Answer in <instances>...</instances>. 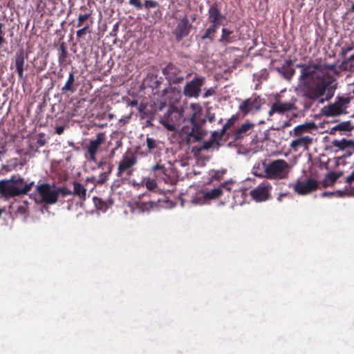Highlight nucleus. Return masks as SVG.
<instances>
[{
	"label": "nucleus",
	"mask_w": 354,
	"mask_h": 354,
	"mask_svg": "<svg viewBox=\"0 0 354 354\" xmlns=\"http://www.w3.org/2000/svg\"><path fill=\"white\" fill-rule=\"evenodd\" d=\"M301 68L299 80L302 96L311 101L306 109H310L313 102L324 104L329 102L335 95L337 88L336 79L325 70L336 71V64H297Z\"/></svg>",
	"instance_id": "nucleus-1"
},
{
	"label": "nucleus",
	"mask_w": 354,
	"mask_h": 354,
	"mask_svg": "<svg viewBox=\"0 0 354 354\" xmlns=\"http://www.w3.org/2000/svg\"><path fill=\"white\" fill-rule=\"evenodd\" d=\"M191 109L192 113L189 115L187 124L183 127V131L187 135V143L199 141V120L198 114L199 113V105L198 104H192Z\"/></svg>",
	"instance_id": "nucleus-2"
},
{
	"label": "nucleus",
	"mask_w": 354,
	"mask_h": 354,
	"mask_svg": "<svg viewBox=\"0 0 354 354\" xmlns=\"http://www.w3.org/2000/svg\"><path fill=\"white\" fill-rule=\"evenodd\" d=\"M290 166L283 159H278L268 164L264 169L265 176L268 179L282 180L288 178Z\"/></svg>",
	"instance_id": "nucleus-3"
},
{
	"label": "nucleus",
	"mask_w": 354,
	"mask_h": 354,
	"mask_svg": "<svg viewBox=\"0 0 354 354\" xmlns=\"http://www.w3.org/2000/svg\"><path fill=\"white\" fill-rule=\"evenodd\" d=\"M351 97L337 96L334 102L329 103L321 109L322 115L329 117H337L347 113V108L351 102Z\"/></svg>",
	"instance_id": "nucleus-4"
},
{
	"label": "nucleus",
	"mask_w": 354,
	"mask_h": 354,
	"mask_svg": "<svg viewBox=\"0 0 354 354\" xmlns=\"http://www.w3.org/2000/svg\"><path fill=\"white\" fill-rule=\"evenodd\" d=\"M137 156L131 151L126 152L119 162L117 177L122 178L124 176L130 177L134 171V166L137 164Z\"/></svg>",
	"instance_id": "nucleus-5"
},
{
	"label": "nucleus",
	"mask_w": 354,
	"mask_h": 354,
	"mask_svg": "<svg viewBox=\"0 0 354 354\" xmlns=\"http://www.w3.org/2000/svg\"><path fill=\"white\" fill-rule=\"evenodd\" d=\"M28 55L23 47L18 49L12 59L11 68H15L18 75L19 80L25 82L24 71L28 67Z\"/></svg>",
	"instance_id": "nucleus-6"
},
{
	"label": "nucleus",
	"mask_w": 354,
	"mask_h": 354,
	"mask_svg": "<svg viewBox=\"0 0 354 354\" xmlns=\"http://www.w3.org/2000/svg\"><path fill=\"white\" fill-rule=\"evenodd\" d=\"M272 185L267 180H263L250 192L251 198L257 203L267 201L272 198Z\"/></svg>",
	"instance_id": "nucleus-7"
},
{
	"label": "nucleus",
	"mask_w": 354,
	"mask_h": 354,
	"mask_svg": "<svg viewBox=\"0 0 354 354\" xmlns=\"http://www.w3.org/2000/svg\"><path fill=\"white\" fill-rule=\"evenodd\" d=\"M37 191L44 203L50 205L57 203L58 193L54 186L48 183H42L37 187Z\"/></svg>",
	"instance_id": "nucleus-8"
},
{
	"label": "nucleus",
	"mask_w": 354,
	"mask_h": 354,
	"mask_svg": "<svg viewBox=\"0 0 354 354\" xmlns=\"http://www.w3.org/2000/svg\"><path fill=\"white\" fill-rule=\"evenodd\" d=\"M196 19V15L187 14L184 17L179 20L176 28L174 30V34L177 40L180 41L181 39L188 35L192 28L189 19L195 21Z\"/></svg>",
	"instance_id": "nucleus-9"
},
{
	"label": "nucleus",
	"mask_w": 354,
	"mask_h": 354,
	"mask_svg": "<svg viewBox=\"0 0 354 354\" xmlns=\"http://www.w3.org/2000/svg\"><path fill=\"white\" fill-rule=\"evenodd\" d=\"M296 98L292 99L290 102H282L279 100L273 102L268 111L269 117H272L274 114L283 115L286 113L297 111V107L295 105Z\"/></svg>",
	"instance_id": "nucleus-10"
},
{
	"label": "nucleus",
	"mask_w": 354,
	"mask_h": 354,
	"mask_svg": "<svg viewBox=\"0 0 354 354\" xmlns=\"http://www.w3.org/2000/svg\"><path fill=\"white\" fill-rule=\"evenodd\" d=\"M162 73L170 83L178 84L184 79V73L172 63H169L162 69Z\"/></svg>",
	"instance_id": "nucleus-11"
},
{
	"label": "nucleus",
	"mask_w": 354,
	"mask_h": 354,
	"mask_svg": "<svg viewBox=\"0 0 354 354\" xmlns=\"http://www.w3.org/2000/svg\"><path fill=\"white\" fill-rule=\"evenodd\" d=\"M292 187L296 193L305 195L316 190L318 187V183L315 179L309 178L306 183L297 180Z\"/></svg>",
	"instance_id": "nucleus-12"
},
{
	"label": "nucleus",
	"mask_w": 354,
	"mask_h": 354,
	"mask_svg": "<svg viewBox=\"0 0 354 354\" xmlns=\"http://www.w3.org/2000/svg\"><path fill=\"white\" fill-rule=\"evenodd\" d=\"M261 102L259 96H254L244 100L239 106V110L245 117L252 110H259L261 109Z\"/></svg>",
	"instance_id": "nucleus-13"
},
{
	"label": "nucleus",
	"mask_w": 354,
	"mask_h": 354,
	"mask_svg": "<svg viewBox=\"0 0 354 354\" xmlns=\"http://www.w3.org/2000/svg\"><path fill=\"white\" fill-rule=\"evenodd\" d=\"M106 140V133L104 132L97 133L96 138L91 140L89 142V145L86 147V151L89 155L88 160L91 161H95L96 155L101 145Z\"/></svg>",
	"instance_id": "nucleus-14"
},
{
	"label": "nucleus",
	"mask_w": 354,
	"mask_h": 354,
	"mask_svg": "<svg viewBox=\"0 0 354 354\" xmlns=\"http://www.w3.org/2000/svg\"><path fill=\"white\" fill-rule=\"evenodd\" d=\"M254 126L255 124L254 123L249 120H246L236 130L232 132H228L227 137L232 138L235 141L240 140L245 136L249 135Z\"/></svg>",
	"instance_id": "nucleus-15"
},
{
	"label": "nucleus",
	"mask_w": 354,
	"mask_h": 354,
	"mask_svg": "<svg viewBox=\"0 0 354 354\" xmlns=\"http://www.w3.org/2000/svg\"><path fill=\"white\" fill-rule=\"evenodd\" d=\"M199 186L191 185L186 190L185 193L181 194L180 201L181 205H184L185 203H191L197 205L199 203Z\"/></svg>",
	"instance_id": "nucleus-16"
},
{
	"label": "nucleus",
	"mask_w": 354,
	"mask_h": 354,
	"mask_svg": "<svg viewBox=\"0 0 354 354\" xmlns=\"http://www.w3.org/2000/svg\"><path fill=\"white\" fill-rule=\"evenodd\" d=\"M183 117L184 115L183 110L172 109L171 111H168L169 122H171V124L169 122H162V124L168 130L173 131L176 129V126H178L182 122L186 121Z\"/></svg>",
	"instance_id": "nucleus-17"
},
{
	"label": "nucleus",
	"mask_w": 354,
	"mask_h": 354,
	"mask_svg": "<svg viewBox=\"0 0 354 354\" xmlns=\"http://www.w3.org/2000/svg\"><path fill=\"white\" fill-rule=\"evenodd\" d=\"M80 10L84 12H80L78 15L76 26L78 28L87 27L91 28L93 24V20L92 18V10L88 8L85 6H81Z\"/></svg>",
	"instance_id": "nucleus-18"
},
{
	"label": "nucleus",
	"mask_w": 354,
	"mask_h": 354,
	"mask_svg": "<svg viewBox=\"0 0 354 354\" xmlns=\"http://www.w3.org/2000/svg\"><path fill=\"white\" fill-rule=\"evenodd\" d=\"M0 195L2 197L10 198L21 195V192L15 187L9 180L0 181Z\"/></svg>",
	"instance_id": "nucleus-19"
},
{
	"label": "nucleus",
	"mask_w": 354,
	"mask_h": 354,
	"mask_svg": "<svg viewBox=\"0 0 354 354\" xmlns=\"http://www.w3.org/2000/svg\"><path fill=\"white\" fill-rule=\"evenodd\" d=\"M297 138L293 139L290 144V148L294 151H297L301 147L308 149L309 146L313 143V138L309 136H296Z\"/></svg>",
	"instance_id": "nucleus-20"
},
{
	"label": "nucleus",
	"mask_w": 354,
	"mask_h": 354,
	"mask_svg": "<svg viewBox=\"0 0 354 354\" xmlns=\"http://www.w3.org/2000/svg\"><path fill=\"white\" fill-rule=\"evenodd\" d=\"M9 182L12 183L15 187L21 192V195L26 194L34 185V182L27 183L24 178L16 176H12Z\"/></svg>",
	"instance_id": "nucleus-21"
},
{
	"label": "nucleus",
	"mask_w": 354,
	"mask_h": 354,
	"mask_svg": "<svg viewBox=\"0 0 354 354\" xmlns=\"http://www.w3.org/2000/svg\"><path fill=\"white\" fill-rule=\"evenodd\" d=\"M184 94L188 97H197L199 95V78L195 77L187 83L184 88Z\"/></svg>",
	"instance_id": "nucleus-22"
},
{
	"label": "nucleus",
	"mask_w": 354,
	"mask_h": 354,
	"mask_svg": "<svg viewBox=\"0 0 354 354\" xmlns=\"http://www.w3.org/2000/svg\"><path fill=\"white\" fill-rule=\"evenodd\" d=\"M223 194V190L221 187L214 188L206 192L201 197V205L208 204L209 201L219 198Z\"/></svg>",
	"instance_id": "nucleus-23"
},
{
	"label": "nucleus",
	"mask_w": 354,
	"mask_h": 354,
	"mask_svg": "<svg viewBox=\"0 0 354 354\" xmlns=\"http://www.w3.org/2000/svg\"><path fill=\"white\" fill-rule=\"evenodd\" d=\"M209 20L212 24L221 25L224 16L221 15L217 4L214 3L209 9Z\"/></svg>",
	"instance_id": "nucleus-24"
},
{
	"label": "nucleus",
	"mask_w": 354,
	"mask_h": 354,
	"mask_svg": "<svg viewBox=\"0 0 354 354\" xmlns=\"http://www.w3.org/2000/svg\"><path fill=\"white\" fill-rule=\"evenodd\" d=\"M293 61L292 59L286 60L285 64L278 69L280 74L288 80H290L295 73V69L292 67Z\"/></svg>",
	"instance_id": "nucleus-25"
},
{
	"label": "nucleus",
	"mask_w": 354,
	"mask_h": 354,
	"mask_svg": "<svg viewBox=\"0 0 354 354\" xmlns=\"http://www.w3.org/2000/svg\"><path fill=\"white\" fill-rule=\"evenodd\" d=\"M207 121L210 124H212L216 121L215 115L211 112L210 109H207L205 117L203 118H201V140L203 137L207 133V131L203 130Z\"/></svg>",
	"instance_id": "nucleus-26"
},
{
	"label": "nucleus",
	"mask_w": 354,
	"mask_h": 354,
	"mask_svg": "<svg viewBox=\"0 0 354 354\" xmlns=\"http://www.w3.org/2000/svg\"><path fill=\"white\" fill-rule=\"evenodd\" d=\"M77 86L78 84L75 82L74 73L71 71L69 73L68 80L62 88V91L63 93L70 92L73 93L76 91Z\"/></svg>",
	"instance_id": "nucleus-27"
},
{
	"label": "nucleus",
	"mask_w": 354,
	"mask_h": 354,
	"mask_svg": "<svg viewBox=\"0 0 354 354\" xmlns=\"http://www.w3.org/2000/svg\"><path fill=\"white\" fill-rule=\"evenodd\" d=\"M316 125L315 122H306L304 124H299L295 127L293 129V133L295 136H302L304 133L308 132L310 130L315 129Z\"/></svg>",
	"instance_id": "nucleus-28"
},
{
	"label": "nucleus",
	"mask_w": 354,
	"mask_h": 354,
	"mask_svg": "<svg viewBox=\"0 0 354 354\" xmlns=\"http://www.w3.org/2000/svg\"><path fill=\"white\" fill-rule=\"evenodd\" d=\"M68 53L67 51V47L64 42L60 44L59 47V55H58V63L60 66H66L69 62H67V58Z\"/></svg>",
	"instance_id": "nucleus-29"
},
{
	"label": "nucleus",
	"mask_w": 354,
	"mask_h": 354,
	"mask_svg": "<svg viewBox=\"0 0 354 354\" xmlns=\"http://www.w3.org/2000/svg\"><path fill=\"white\" fill-rule=\"evenodd\" d=\"M73 185V195L78 196L81 201H85L86 197V189L83 185L77 181H74Z\"/></svg>",
	"instance_id": "nucleus-30"
},
{
	"label": "nucleus",
	"mask_w": 354,
	"mask_h": 354,
	"mask_svg": "<svg viewBox=\"0 0 354 354\" xmlns=\"http://www.w3.org/2000/svg\"><path fill=\"white\" fill-rule=\"evenodd\" d=\"M149 86L153 89L158 88L162 84V78L159 77L157 73H150L147 75V79Z\"/></svg>",
	"instance_id": "nucleus-31"
},
{
	"label": "nucleus",
	"mask_w": 354,
	"mask_h": 354,
	"mask_svg": "<svg viewBox=\"0 0 354 354\" xmlns=\"http://www.w3.org/2000/svg\"><path fill=\"white\" fill-rule=\"evenodd\" d=\"M343 174V172L330 171L327 174L324 179V186L333 185Z\"/></svg>",
	"instance_id": "nucleus-32"
},
{
	"label": "nucleus",
	"mask_w": 354,
	"mask_h": 354,
	"mask_svg": "<svg viewBox=\"0 0 354 354\" xmlns=\"http://www.w3.org/2000/svg\"><path fill=\"white\" fill-rule=\"evenodd\" d=\"M225 171L219 170H211L208 173V178L205 180V176L203 177L204 183L210 184L214 180H220L223 178Z\"/></svg>",
	"instance_id": "nucleus-33"
},
{
	"label": "nucleus",
	"mask_w": 354,
	"mask_h": 354,
	"mask_svg": "<svg viewBox=\"0 0 354 354\" xmlns=\"http://www.w3.org/2000/svg\"><path fill=\"white\" fill-rule=\"evenodd\" d=\"M233 31L227 28H223L222 29L221 37L219 41L224 44H228L235 41V38L232 36Z\"/></svg>",
	"instance_id": "nucleus-34"
},
{
	"label": "nucleus",
	"mask_w": 354,
	"mask_h": 354,
	"mask_svg": "<svg viewBox=\"0 0 354 354\" xmlns=\"http://www.w3.org/2000/svg\"><path fill=\"white\" fill-rule=\"evenodd\" d=\"M156 205L155 201H138L135 202L136 207L138 208L140 212H144L148 211Z\"/></svg>",
	"instance_id": "nucleus-35"
},
{
	"label": "nucleus",
	"mask_w": 354,
	"mask_h": 354,
	"mask_svg": "<svg viewBox=\"0 0 354 354\" xmlns=\"http://www.w3.org/2000/svg\"><path fill=\"white\" fill-rule=\"evenodd\" d=\"M239 113H236L234 115H232L231 116V118H229L227 120V122H225V124L223 126V127L221 129V134H226L227 136L228 133L227 132V131L230 127H232V126L234 125V124L239 120Z\"/></svg>",
	"instance_id": "nucleus-36"
},
{
	"label": "nucleus",
	"mask_w": 354,
	"mask_h": 354,
	"mask_svg": "<svg viewBox=\"0 0 354 354\" xmlns=\"http://www.w3.org/2000/svg\"><path fill=\"white\" fill-rule=\"evenodd\" d=\"M162 180H164L165 183L169 185H175L178 181L176 173L171 169H168L166 176H164Z\"/></svg>",
	"instance_id": "nucleus-37"
},
{
	"label": "nucleus",
	"mask_w": 354,
	"mask_h": 354,
	"mask_svg": "<svg viewBox=\"0 0 354 354\" xmlns=\"http://www.w3.org/2000/svg\"><path fill=\"white\" fill-rule=\"evenodd\" d=\"M113 167V165L112 163L108 164L107 169L99 175V178L97 180V184L102 185L108 180L109 175L112 172Z\"/></svg>",
	"instance_id": "nucleus-38"
},
{
	"label": "nucleus",
	"mask_w": 354,
	"mask_h": 354,
	"mask_svg": "<svg viewBox=\"0 0 354 354\" xmlns=\"http://www.w3.org/2000/svg\"><path fill=\"white\" fill-rule=\"evenodd\" d=\"M152 169L154 171L156 176L161 180L163 178L164 176H166L167 171H168V169L163 165L158 164L153 166Z\"/></svg>",
	"instance_id": "nucleus-39"
},
{
	"label": "nucleus",
	"mask_w": 354,
	"mask_h": 354,
	"mask_svg": "<svg viewBox=\"0 0 354 354\" xmlns=\"http://www.w3.org/2000/svg\"><path fill=\"white\" fill-rule=\"evenodd\" d=\"M218 26L219 25L212 24V25L206 30L205 34L201 37V39H210V40L212 41L213 38L212 35L216 32Z\"/></svg>",
	"instance_id": "nucleus-40"
},
{
	"label": "nucleus",
	"mask_w": 354,
	"mask_h": 354,
	"mask_svg": "<svg viewBox=\"0 0 354 354\" xmlns=\"http://www.w3.org/2000/svg\"><path fill=\"white\" fill-rule=\"evenodd\" d=\"M348 140L342 138V140H334L332 142L333 147L338 148L339 150L348 149Z\"/></svg>",
	"instance_id": "nucleus-41"
},
{
	"label": "nucleus",
	"mask_w": 354,
	"mask_h": 354,
	"mask_svg": "<svg viewBox=\"0 0 354 354\" xmlns=\"http://www.w3.org/2000/svg\"><path fill=\"white\" fill-rule=\"evenodd\" d=\"M146 144H147L148 150L150 152H151L153 150L157 149L158 148V144L157 141L152 138L147 137L146 139Z\"/></svg>",
	"instance_id": "nucleus-42"
},
{
	"label": "nucleus",
	"mask_w": 354,
	"mask_h": 354,
	"mask_svg": "<svg viewBox=\"0 0 354 354\" xmlns=\"http://www.w3.org/2000/svg\"><path fill=\"white\" fill-rule=\"evenodd\" d=\"M6 35V25L3 23L0 22V48L4 44H7L5 38Z\"/></svg>",
	"instance_id": "nucleus-43"
},
{
	"label": "nucleus",
	"mask_w": 354,
	"mask_h": 354,
	"mask_svg": "<svg viewBox=\"0 0 354 354\" xmlns=\"http://www.w3.org/2000/svg\"><path fill=\"white\" fill-rule=\"evenodd\" d=\"M334 130L339 131H349L351 130L350 122H343L333 128Z\"/></svg>",
	"instance_id": "nucleus-44"
},
{
	"label": "nucleus",
	"mask_w": 354,
	"mask_h": 354,
	"mask_svg": "<svg viewBox=\"0 0 354 354\" xmlns=\"http://www.w3.org/2000/svg\"><path fill=\"white\" fill-rule=\"evenodd\" d=\"M91 30L87 27H82L76 32L77 38H84L87 33H91Z\"/></svg>",
	"instance_id": "nucleus-45"
},
{
	"label": "nucleus",
	"mask_w": 354,
	"mask_h": 354,
	"mask_svg": "<svg viewBox=\"0 0 354 354\" xmlns=\"http://www.w3.org/2000/svg\"><path fill=\"white\" fill-rule=\"evenodd\" d=\"M143 6L147 10H149L151 8H154L158 7L159 3L156 1L146 0L144 3Z\"/></svg>",
	"instance_id": "nucleus-46"
},
{
	"label": "nucleus",
	"mask_w": 354,
	"mask_h": 354,
	"mask_svg": "<svg viewBox=\"0 0 354 354\" xmlns=\"http://www.w3.org/2000/svg\"><path fill=\"white\" fill-rule=\"evenodd\" d=\"M225 135V134H221V131L220 132L214 131L212 133L211 138L213 141L216 142V143L219 145V141L222 140Z\"/></svg>",
	"instance_id": "nucleus-47"
},
{
	"label": "nucleus",
	"mask_w": 354,
	"mask_h": 354,
	"mask_svg": "<svg viewBox=\"0 0 354 354\" xmlns=\"http://www.w3.org/2000/svg\"><path fill=\"white\" fill-rule=\"evenodd\" d=\"M218 145L216 142L213 141L212 140L204 142L203 145L201 146V151L203 149L208 150L214 146H218Z\"/></svg>",
	"instance_id": "nucleus-48"
},
{
	"label": "nucleus",
	"mask_w": 354,
	"mask_h": 354,
	"mask_svg": "<svg viewBox=\"0 0 354 354\" xmlns=\"http://www.w3.org/2000/svg\"><path fill=\"white\" fill-rule=\"evenodd\" d=\"M46 144V140L44 137V134L42 133H39L38 138L37 139V147H43ZM35 151H37V148L35 149Z\"/></svg>",
	"instance_id": "nucleus-49"
},
{
	"label": "nucleus",
	"mask_w": 354,
	"mask_h": 354,
	"mask_svg": "<svg viewBox=\"0 0 354 354\" xmlns=\"http://www.w3.org/2000/svg\"><path fill=\"white\" fill-rule=\"evenodd\" d=\"M58 193V196L62 194L63 196L73 195V192L68 188L66 187H58L56 189Z\"/></svg>",
	"instance_id": "nucleus-50"
},
{
	"label": "nucleus",
	"mask_w": 354,
	"mask_h": 354,
	"mask_svg": "<svg viewBox=\"0 0 354 354\" xmlns=\"http://www.w3.org/2000/svg\"><path fill=\"white\" fill-rule=\"evenodd\" d=\"M129 5L135 7L138 10H140L142 8L143 4L142 3L140 0H129Z\"/></svg>",
	"instance_id": "nucleus-51"
},
{
	"label": "nucleus",
	"mask_w": 354,
	"mask_h": 354,
	"mask_svg": "<svg viewBox=\"0 0 354 354\" xmlns=\"http://www.w3.org/2000/svg\"><path fill=\"white\" fill-rule=\"evenodd\" d=\"M146 187L148 189V190L152 191L157 187V184L155 180L148 179L146 181Z\"/></svg>",
	"instance_id": "nucleus-52"
},
{
	"label": "nucleus",
	"mask_w": 354,
	"mask_h": 354,
	"mask_svg": "<svg viewBox=\"0 0 354 354\" xmlns=\"http://www.w3.org/2000/svg\"><path fill=\"white\" fill-rule=\"evenodd\" d=\"M192 152L196 158V162L199 161V146L196 145L192 147Z\"/></svg>",
	"instance_id": "nucleus-53"
},
{
	"label": "nucleus",
	"mask_w": 354,
	"mask_h": 354,
	"mask_svg": "<svg viewBox=\"0 0 354 354\" xmlns=\"http://www.w3.org/2000/svg\"><path fill=\"white\" fill-rule=\"evenodd\" d=\"M343 193H344V192L341 191V190H338L336 192H324L322 194V196H334L335 194H337L338 196H343Z\"/></svg>",
	"instance_id": "nucleus-54"
},
{
	"label": "nucleus",
	"mask_w": 354,
	"mask_h": 354,
	"mask_svg": "<svg viewBox=\"0 0 354 354\" xmlns=\"http://www.w3.org/2000/svg\"><path fill=\"white\" fill-rule=\"evenodd\" d=\"M342 64L346 68H348L350 71L354 68V61L348 62L347 59L343 62Z\"/></svg>",
	"instance_id": "nucleus-55"
},
{
	"label": "nucleus",
	"mask_w": 354,
	"mask_h": 354,
	"mask_svg": "<svg viewBox=\"0 0 354 354\" xmlns=\"http://www.w3.org/2000/svg\"><path fill=\"white\" fill-rule=\"evenodd\" d=\"M215 93V90L213 88H210L206 90V91L203 94V97H207L209 96L213 95Z\"/></svg>",
	"instance_id": "nucleus-56"
},
{
	"label": "nucleus",
	"mask_w": 354,
	"mask_h": 354,
	"mask_svg": "<svg viewBox=\"0 0 354 354\" xmlns=\"http://www.w3.org/2000/svg\"><path fill=\"white\" fill-rule=\"evenodd\" d=\"M109 162H107V161L106 160V159H102L101 160L98 164H97V168H101L102 169H104V167L106 166V169L108 168V164Z\"/></svg>",
	"instance_id": "nucleus-57"
},
{
	"label": "nucleus",
	"mask_w": 354,
	"mask_h": 354,
	"mask_svg": "<svg viewBox=\"0 0 354 354\" xmlns=\"http://www.w3.org/2000/svg\"><path fill=\"white\" fill-rule=\"evenodd\" d=\"M348 149H352V151L349 152L348 153V156H351L353 152H354V141L352 140H348Z\"/></svg>",
	"instance_id": "nucleus-58"
},
{
	"label": "nucleus",
	"mask_w": 354,
	"mask_h": 354,
	"mask_svg": "<svg viewBox=\"0 0 354 354\" xmlns=\"http://www.w3.org/2000/svg\"><path fill=\"white\" fill-rule=\"evenodd\" d=\"M354 48V46L353 45L348 46L347 47H344L342 49V54L345 55L346 53L351 51Z\"/></svg>",
	"instance_id": "nucleus-59"
},
{
	"label": "nucleus",
	"mask_w": 354,
	"mask_h": 354,
	"mask_svg": "<svg viewBox=\"0 0 354 354\" xmlns=\"http://www.w3.org/2000/svg\"><path fill=\"white\" fill-rule=\"evenodd\" d=\"M288 193L286 192V193H280L277 198V200L279 201V202H281L282 200H283V198L284 197H286L288 196Z\"/></svg>",
	"instance_id": "nucleus-60"
},
{
	"label": "nucleus",
	"mask_w": 354,
	"mask_h": 354,
	"mask_svg": "<svg viewBox=\"0 0 354 354\" xmlns=\"http://www.w3.org/2000/svg\"><path fill=\"white\" fill-rule=\"evenodd\" d=\"M228 184H229L228 182H225V183H222L219 187H221V189L224 188L225 189H226L227 191H230L231 187L228 185Z\"/></svg>",
	"instance_id": "nucleus-61"
},
{
	"label": "nucleus",
	"mask_w": 354,
	"mask_h": 354,
	"mask_svg": "<svg viewBox=\"0 0 354 354\" xmlns=\"http://www.w3.org/2000/svg\"><path fill=\"white\" fill-rule=\"evenodd\" d=\"M64 131V127L63 126H59V127H57L56 129H55V132L60 135L62 134Z\"/></svg>",
	"instance_id": "nucleus-62"
},
{
	"label": "nucleus",
	"mask_w": 354,
	"mask_h": 354,
	"mask_svg": "<svg viewBox=\"0 0 354 354\" xmlns=\"http://www.w3.org/2000/svg\"><path fill=\"white\" fill-rule=\"evenodd\" d=\"M26 207L24 205H20L18 207L17 212L20 214H24L26 212Z\"/></svg>",
	"instance_id": "nucleus-63"
},
{
	"label": "nucleus",
	"mask_w": 354,
	"mask_h": 354,
	"mask_svg": "<svg viewBox=\"0 0 354 354\" xmlns=\"http://www.w3.org/2000/svg\"><path fill=\"white\" fill-rule=\"evenodd\" d=\"M351 13H354V2L352 3V5L350 8H348L346 14L348 15V14H351Z\"/></svg>",
	"instance_id": "nucleus-64"
}]
</instances>
